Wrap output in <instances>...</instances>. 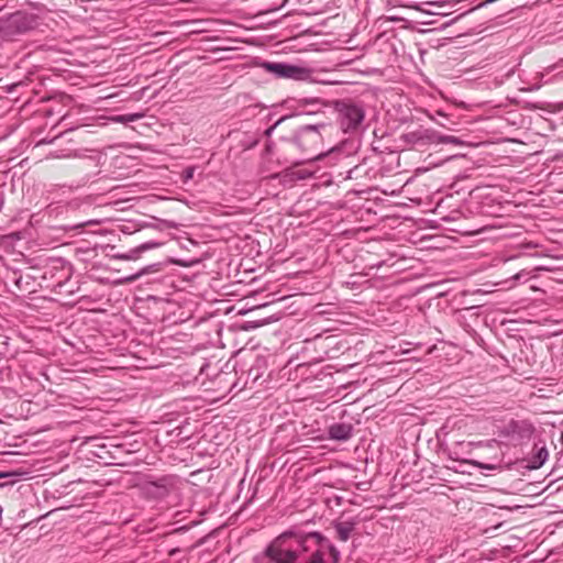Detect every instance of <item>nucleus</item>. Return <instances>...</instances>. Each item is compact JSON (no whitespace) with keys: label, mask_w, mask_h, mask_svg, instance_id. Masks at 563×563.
<instances>
[{"label":"nucleus","mask_w":563,"mask_h":563,"mask_svg":"<svg viewBox=\"0 0 563 563\" xmlns=\"http://www.w3.org/2000/svg\"><path fill=\"white\" fill-rule=\"evenodd\" d=\"M324 128L325 124L323 123L307 124L302 125L294 133L306 163H312L321 156V130Z\"/></svg>","instance_id":"7ed1b4c3"},{"label":"nucleus","mask_w":563,"mask_h":563,"mask_svg":"<svg viewBox=\"0 0 563 563\" xmlns=\"http://www.w3.org/2000/svg\"><path fill=\"white\" fill-rule=\"evenodd\" d=\"M153 486L156 489V493H155L156 496L164 497L167 494V488L165 486H161V485H156V484H154Z\"/></svg>","instance_id":"4be33fe9"},{"label":"nucleus","mask_w":563,"mask_h":563,"mask_svg":"<svg viewBox=\"0 0 563 563\" xmlns=\"http://www.w3.org/2000/svg\"><path fill=\"white\" fill-rule=\"evenodd\" d=\"M162 245L159 242L148 241L145 243L140 244L139 246L131 249L126 253L128 261H135L141 257L142 253L157 249Z\"/></svg>","instance_id":"9d476101"},{"label":"nucleus","mask_w":563,"mask_h":563,"mask_svg":"<svg viewBox=\"0 0 563 563\" xmlns=\"http://www.w3.org/2000/svg\"><path fill=\"white\" fill-rule=\"evenodd\" d=\"M310 538L313 541L307 547V552L300 563H327L325 556L328 555L332 563H339L341 560L340 551L334 544L320 532H310Z\"/></svg>","instance_id":"20e7f679"},{"label":"nucleus","mask_w":563,"mask_h":563,"mask_svg":"<svg viewBox=\"0 0 563 563\" xmlns=\"http://www.w3.org/2000/svg\"><path fill=\"white\" fill-rule=\"evenodd\" d=\"M314 174V170L309 167L295 168L286 176H289L291 180H303L311 178Z\"/></svg>","instance_id":"4468645a"},{"label":"nucleus","mask_w":563,"mask_h":563,"mask_svg":"<svg viewBox=\"0 0 563 563\" xmlns=\"http://www.w3.org/2000/svg\"><path fill=\"white\" fill-rule=\"evenodd\" d=\"M264 68L278 78H287L301 81L309 80L312 75L309 68L287 63L267 62L264 63Z\"/></svg>","instance_id":"0eeeda50"},{"label":"nucleus","mask_w":563,"mask_h":563,"mask_svg":"<svg viewBox=\"0 0 563 563\" xmlns=\"http://www.w3.org/2000/svg\"><path fill=\"white\" fill-rule=\"evenodd\" d=\"M37 26V15L24 11H16L2 22L1 30L4 36L14 37L25 34Z\"/></svg>","instance_id":"423d86ee"},{"label":"nucleus","mask_w":563,"mask_h":563,"mask_svg":"<svg viewBox=\"0 0 563 563\" xmlns=\"http://www.w3.org/2000/svg\"><path fill=\"white\" fill-rule=\"evenodd\" d=\"M299 103L307 109V113H318L324 106L323 101L318 98H305L299 100Z\"/></svg>","instance_id":"ddd939ff"},{"label":"nucleus","mask_w":563,"mask_h":563,"mask_svg":"<svg viewBox=\"0 0 563 563\" xmlns=\"http://www.w3.org/2000/svg\"><path fill=\"white\" fill-rule=\"evenodd\" d=\"M435 131L430 129L417 130L404 135V140L407 144H411L415 147H421L427 144H432L434 140Z\"/></svg>","instance_id":"6e6552de"},{"label":"nucleus","mask_w":563,"mask_h":563,"mask_svg":"<svg viewBox=\"0 0 563 563\" xmlns=\"http://www.w3.org/2000/svg\"><path fill=\"white\" fill-rule=\"evenodd\" d=\"M358 170V166H355L354 168H351L346 172V176L345 178L346 179H353V178H356V173Z\"/></svg>","instance_id":"b1692460"},{"label":"nucleus","mask_w":563,"mask_h":563,"mask_svg":"<svg viewBox=\"0 0 563 563\" xmlns=\"http://www.w3.org/2000/svg\"><path fill=\"white\" fill-rule=\"evenodd\" d=\"M113 257L118 260L128 261L126 253L115 254Z\"/></svg>","instance_id":"393cba45"},{"label":"nucleus","mask_w":563,"mask_h":563,"mask_svg":"<svg viewBox=\"0 0 563 563\" xmlns=\"http://www.w3.org/2000/svg\"><path fill=\"white\" fill-rule=\"evenodd\" d=\"M143 117L142 113H129V114H119L111 118V120L115 123H130L140 120Z\"/></svg>","instance_id":"dca6fc26"},{"label":"nucleus","mask_w":563,"mask_h":563,"mask_svg":"<svg viewBox=\"0 0 563 563\" xmlns=\"http://www.w3.org/2000/svg\"><path fill=\"white\" fill-rule=\"evenodd\" d=\"M355 523L353 521H341L334 525L338 538L342 542H346L354 531Z\"/></svg>","instance_id":"9b49d317"},{"label":"nucleus","mask_w":563,"mask_h":563,"mask_svg":"<svg viewBox=\"0 0 563 563\" xmlns=\"http://www.w3.org/2000/svg\"><path fill=\"white\" fill-rule=\"evenodd\" d=\"M473 464L482 470L495 471L500 467L501 460L496 459L495 463L473 462Z\"/></svg>","instance_id":"6ab92c4d"},{"label":"nucleus","mask_w":563,"mask_h":563,"mask_svg":"<svg viewBox=\"0 0 563 563\" xmlns=\"http://www.w3.org/2000/svg\"><path fill=\"white\" fill-rule=\"evenodd\" d=\"M312 541L310 533L286 531L266 547L264 556L269 563H298Z\"/></svg>","instance_id":"f257e3e1"},{"label":"nucleus","mask_w":563,"mask_h":563,"mask_svg":"<svg viewBox=\"0 0 563 563\" xmlns=\"http://www.w3.org/2000/svg\"><path fill=\"white\" fill-rule=\"evenodd\" d=\"M421 5H428V7H441L440 2H426V3H422Z\"/></svg>","instance_id":"a878e982"},{"label":"nucleus","mask_w":563,"mask_h":563,"mask_svg":"<svg viewBox=\"0 0 563 563\" xmlns=\"http://www.w3.org/2000/svg\"><path fill=\"white\" fill-rule=\"evenodd\" d=\"M19 476L20 473L18 472H0V479L10 478V483H14ZM0 486H2V484H0Z\"/></svg>","instance_id":"aec40b11"},{"label":"nucleus","mask_w":563,"mask_h":563,"mask_svg":"<svg viewBox=\"0 0 563 563\" xmlns=\"http://www.w3.org/2000/svg\"><path fill=\"white\" fill-rule=\"evenodd\" d=\"M292 117H282L280 119H278L272 126H269L268 129L265 130V135L267 137H269L272 135V133L280 125H285L286 123H288L289 121H291Z\"/></svg>","instance_id":"a211bd4d"},{"label":"nucleus","mask_w":563,"mask_h":563,"mask_svg":"<svg viewBox=\"0 0 563 563\" xmlns=\"http://www.w3.org/2000/svg\"><path fill=\"white\" fill-rule=\"evenodd\" d=\"M353 427L350 423H333L328 429L329 438L338 441H345L352 437Z\"/></svg>","instance_id":"1a4fd4ad"},{"label":"nucleus","mask_w":563,"mask_h":563,"mask_svg":"<svg viewBox=\"0 0 563 563\" xmlns=\"http://www.w3.org/2000/svg\"><path fill=\"white\" fill-rule=\"evenodd\" d=\"M434 140L432 141V144H452V145H462L463 142L453 135H442L435 131Z\"/></svg>","instance_id":"2eb2a0df"},{"label":"nucleus","mask_w":563,"mask_h":563,"mask_svg":"<svg viewBox=\"0 0 563 563\" xmlns=\"http://www.w3.org/2000/svg\"><path fill=\"white\" fill-rule=\"evenodd\" d=\"M529 275H530L529 272L520 271L519 273L515 274L511 277V280H515V282H521V280L527 282L529 279Z\"/></svg>","instance_id":"412c9836"},{"label":"nucleus","mask_w":563,"mask_h":563,"mask_svg":"<svg viewBox=\"0 0 563 563\" xmlns=\"http://www.w3.org/2000/svg\"><path fill=\"white\" fill-rule=\"evenodd\" d=\"M515 73V67H511L505 75L506 78L510 77Z\"/></svg>","instance_id":"bb28decb"},{"label":"nucleus","mask_w":563,"mask_h":563,"mask_svg":"<svg viewBox=\"0 0 563 563\" xmlns=\"http://www.w3.org/2000/svg\"><path fill=\"white\" fill-rule=\"evenodd\" d=\"M416 8H417L418 10L424 11V12H427V13H432V11H431V10H429V9H423V8H421L420 5H418V7H416Z\"/></svg>","instance_id":"cd10ccee"},{"label":"nucleus","mask_w":563,"mask_h":563,"mask_svg":"<svg viewBox=\"0 0 563 563\" xmlns=\"http://www.w3.org/2000/svg\"><path fill=\"white\" fill-rule=\"evenodd\" d=\"M194 173H195V167H187L184 170V179H185V181L191 179L194 177Z\"/></svg>","instance_id":"5701e85b"},{"label":"nucleus","mask_w":563,"mask_h":563,"mask_svg":"<svg viewBox=\"0 0 563 563\" xmlns=\"http://www.w3.org/2000/svg\"><path fill=\"white\" fill-rule=\"evenodd\" d=\"M267 152L276 156L277 161L283 164H291L297 167L306 163L294 135L290 137L282 136L278 142L267 144Z\"/></svg>","instance_id":"39448f33"},{"label":"nucleus","mask_w":563,"mask_h":563,"mask_svg":"<svg viewBox=\"0 0 563 563\" xmlns=\"http://www.w3.org/2000/svg\"><path fill=\"white\" fill-rule=\"evenodd\" d=\"M534 454L532 455L531 460H530V468H539L541 467L545 461L548 460V456H549V452L547 450V448L543 445L541 448H538L537 445L534 446Z\"/></svg>","instance_id":"f8f14e48"},{"label":"nucleus","mask_w":563,"mask_h":563,"mask_svg":"<svg viewBox=\"0 0 563 563\" xmlns=\"http://www.w3.org/2000/svg\"><path fill=\"white\" fill-rule=\"evenodd\" d=\"M159 268H161V264H152V265L145 266L144 268L139 271L136 274H134V275H132L130 277H126L125 280L126 282H134V280L139 279L141 276H143L145 274L153 273V272H158Z\"/></svg>","instance_id":"f3484780"},{"label":"nucleus","mask_w":563,"mask_h":563,"mask_svg":"<svg viewBox=\"0 0 563 563\" xmlns=\"http://www.w3.org/2000/svg\"><path fill=\"white\" fill-rule=\"evenodd\" d=\"M336 122L345 134L355 135L364 128L365 107L363 102L343 99L334 102Z\"/></svg>","instance_id":"f03ea898"},{"label":"nucleus","mask_w":563,"mask_h":563,"mask_svg":"<svg viewBox=\"0 0 563 563\" xmlns=\"http://www.w3.org/2000/svg\"><path fill=\"white\" fill-rule=\"evenodd\" d=\"M561 442L563 443V431L561 432Z\"/></svg>","instance_id":"c85d7f7f"}]
</instances>
